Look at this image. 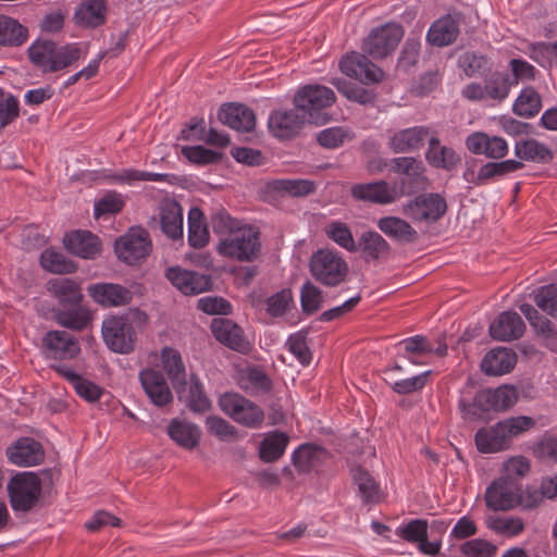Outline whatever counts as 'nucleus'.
I'll use <instances>...</instances> for the list:
<instances>
[{"label": "nucleus", "mask_w": 557, "mask_h": 557, "mask_svg": "<svg viewBox=\"0 0 557 557\" xmlns=\"http://www.w3.org/2000/svg\"><path fill=\"white\" fill-rule=\"evenodd\" d=\"M458 406L463 419L474 420L480 418L483 412L493 410L492 389L479 391L472 400L462 396Z\"/></svg>", "instance_id": "c03bdc74"}, {"label": "nucleus", "mask_w": 557, "mask_h": 557, "mask_svg": "<svg viewBox=\"0 0 557 557\" xmlns=\"http://www.w3.org/2000/svg\"><path fill=\"white\" fill-rule=\"evenodd\" d=\"M352 480L358 486L364 504H376L381 499V488L373 476L360 466L352 468Z\"/></svg>", "instance_id": "a18cd8bd"}, {"label": "nucleus", "mask_w": 557, "mask_h": 557, "mask_svg": "<svg viewBox=\"0 0 557 557\" xmlns=\"http://www.w3.org/2000/svg\"><path fill=\"white\" fill-rule=\"evenodd\" d=\"M28 37L25 26L16 20L0 14V47H17L23 45Z\"/></svg>", "instance_id": "49530a36"}, {"label": "nucleus", "mask_w": 557, "mask_h": 557, "mask_svg": "<svg viewBox=\"0 0 557 557\" xmlns=\"http://www.w3.org/2000/svg\"><path fill=\"white\" fill-rule=\"evenodd\" d=\"M430 132V128L426 126L398 129L388 136L387 146L394 153L417 151L429 140Z\"/></svg>", "instance_id": "6ab92c4d"}, {"label": "nucleus", "mask_w": 557, "mask_h": 557, "mask_svg": "<svg viewBox=\"0 0 557 557\" xmlns=\"http://www.w3.org/2000/svg\"><path fill=\"white\" fill-rule=\"evenodd\" d=\"M447 211V202L440 194L428 193L417 196L404 206V214L417 223H435Z\"/></svg>", "instance_id": "1a4fd4ad"}, {"label": "nucleus", "mask_w": 557, "mask_h": 557, "mask_svg": "<svg viewBox=\"0 0 557 557\" xmlns=\"http://www.w3.org/2000/svg\"><path fill=\"white\" fill-rule=\"evenodd\" d=\"M187 224L189 245L194 248L205 247L209 242V231L202 211L191 208L188 212Z\"/></svg>", "instance_id": "09e8293b"}, {"label": "nucleus", "mask_w": 557, "mask_h": 557, "mask_svg": "<svg viewBox=\"0 0 557 557\" xmlns=\"http://www.w3.org/2000/svg\"><path fill=\"white\" fill-rule=\"evenodd\" d=\"M524 163L513 159L502 160L497 162H487L479 169V180H485L486 184L504 178L510 173L520 171Z\"/></svg>", "instance_id": "de8ad7c7"}, {"label": "nucleus", "mask_w": 557, "mask_h": 557, "mask_svg": "<svg viewBox=\"0 0 557 557\" xmlns=\"http://www.w3.org/2000/svg\"><path fill=\"white\" fill-rule=\"evenodd\" d=\"M465 557H495L497 547L483 539H473L463 542L459 547Z\"/></svg>", "instance_id": "338daca9"}, {"label": "nucleus", "mask_w": 557, "mask_h": 557, "mask_svg": "<svg viewBox=\"0 0 557 557\" xmlns=\"http://www.w3.org/2000/svg\"><path fill=\"white\" fill-rule=\"evenodd\" d=\"M329 458L327 450L315 444L300 445L292 456L293 465L299 472L308 473L321 466Z\"/></svg>", "instance_id": "7c9ffc66"}, {"label": "nucleus", "mask_w": 557, "mask_h": 557, "mask_svg": "<svg viewBox=\"0 0 557 557\" xmlns=\"http://www.w3.org/2000/svg\"><path fill=\"white\" fill-rule=\"evenodd\" d=\"M9 461L18 467H33L39 465L45 453L41 444L32 437H21L7 448Z\"/></svg>", "instance_id": "412c9836"}, {"label": "nucleus", "mask_w": 557, "mask_h": 557, "mask_svg": "<svg viewBox=\"0 0 557 557\" xmlns=\"http://www.w3.org/2000/svg\"><path fill=\"white\" fill-rule=\"evenodd\" d=\"M219 120L228 127L243 133L255 129V112L242 103L223 104L218 112Z\"/></svg>", "instance_id": "b1692460"}, {"label": "nucleus", "mask_w": 557, "mask_h": 557, "mask_svg": "<svg viewBox=\"0 0 557 557\" xmlns=\"http://www.w3.org/2000/svg\"><path fill=\"white\" fill-rule=\"evenodd\" d=\"M458 65L468 77L482 75L492 70L491 60L486 55L475 51L462 53L458 59Z\"/></svg>", "instance_id": "6e6d98bb"}, {"label": "nucleus", "mask_w": 557, "mask_h": 557, "mask_svg": "<svg viewBox=\"0 0 557 557\" xmlns=\"http://www.w3.org/2000/svg\"><path fill=\"white\" fill-rule=\"evenodd\" d=\"M181 138L184 140H201L221 148L230 144L227 134L218 132L214 128H210L207 132L203 119L194 120L187 128L182 129Z\"/></svg>", "instance_id": "58836bf2"}, {"label": "nucleus", "mask_w": 557, "mask_h": 557, "mask_svg": "<svg viewBox=\"0 0 557 557\" xmlns=\"http://www.w3.org/2000/svg\"><path fill=\"white\" fill-rule=\"evenodd\" d=\"M211 332L218 342L232 350L240 354H248L251 350V344L244 334L243 329L230 319H213Z\"/></svg>", "instance_id": "2eb2a0df"}, {"label": "nucleus", "mask_w": 557, "mask_h": 557, "mask_svg": "<svg viewBox=\"0 0 557 557\" xmlns=\"http://www.w3.org/2000/svg\"><path fill=\"white\" fill-rule=\"evenodd\" d=\"M269 194L278 196L306 197L315 191V185L310 180H272L265 184Z\"/></svg>", "instance_id": "4c0bfd02"}, {"label": "nucleus", "mask_w": 557, "mask_h": 557, "mask_svg": "<svg viewBox=\"0 0 557 557\" xmlns=\"http://www.w3.org/2000/svg\"><path fill=\"white\" fill-rule=\"evenodd\" d=\"M531 465L528 458L523 456H516L508 459L503 466V474L500 479L511 481L512 483H521L530 471Z\"/></svg>", "instance_id": "0e129e2a"}, {"label": "nucleus", "mask_w": 557, "mask_h": 557, "mask_svg": "<svg viewBox=\"0 0 557 557\" xmlns=\"http://www.w3.org/2000/svg\"><path fill=\"white\" fill-rule=\"evenodd\" d=\"M288 442V436L282 432L269 434L260 444V458L265 462L276 461L285 453Z\"/></svg>", "instance_id": "603ef678"}, {"label": "nucleus", "mask_w": 557, "mask_h": 557, "mask_svg": "<svg viewBox=\"0 0 557 557\" xmlns=\"http://www.w3.org/2000/svg\"><path fill=\"white\" fill-rule=\"evenodd\" d=\"M534 421L530 417H511L493 426L480 429L474 436L478 450L484 454L508 448L511 440L530 430Z\"/></svg>", "instance_id": "f03ea898"}, {"label": "nucleus", "mask_w": 557, "mask_h": 557, "mask_svg": "<svg viewBox=\"0 0 557 557\" xmlns=\"http://www.w3.org/2000/svg\"><path fill=\"white\" fill-rule=\"evenodd\" d=\"M339 69L343 74L362 84L379 83L384 76L380 67L358 52L346 54L339 62Z\"/></svg>", "instance_id": "ddd939ff"}, {"label": "nucleus", "mask_w": 557, "mask_h": 557, "mask_svg": "<svg viewBox=\"0 0 557 557\" xmlns=\"http://www.w3.org/2000/svg\"><path fill=\"white\" fill-rule=\"evenodd\" d=\"M511 87L510 74L505 72H492L484 78L487 99L500 102L508 97Z\"/></svg>", "instance_id": "3c124183"}, {"label": "nucleus", "mask_w": 557, "mask_h": 557, "mask_svg": "<svg viewBox=\"0 0 557 557\" xmlns=\"http://www.w3.org/2000/svg\"><path fill=\"white\" fill-rule=\"evenodd\" d=\"M218 404L226 416L239 424L258 428L263 422V410L238 393H224L220 396Z\"/></svg>", "instance_id": "0eeeda50"}, {"label": "nucleus", "mask_w": 557, "mask_h": 557, "mask_svg": "<svg viewBox=\"0 0 557 557\" xmlns=\"http://www.w3.org/2000/svg\"><path fill=\"white\" fill-rule=\"evenodd\" d=\"M7 488L12 509L16 512H28L37 507L42 484L36 473L21 472L11 478Z\"/></svg>", "instance_id": "423d86ee"}, {"label": "nucleus", "mask_w": 557, "mask_h": 557, "mask_svg": "<svg viewBox=\"0 0 557 557\" xmlns=\"http://www.w3.org/2000/svg\"><path fill=\"white\" fill-rule=\"evenodd\" d=\"M47 290L58 300L60 307L82 302L83 294L79 284L69 277L52 278L47 282Z\"/></svg>", "instance_id": "72a5a7b5"}, {"label": "nucleus", "mask_w": 557, "mask_h": 557, "mask_svg": "<svg viewBox=\"0 0 557 557\" xmlns=\"http://www.w3.org/2000/svg\"><path fill=\"white\" fill-rule=\"evenodd\" d=\"M54 314L60 325L74 331L86 329L92 320L90 310L84 307L82 302L59 307Z\"/></svg>", "instance_id": "c9c22d12"}, {"label": "nucleus", "mask_w": 557, "mask_h": 557, "mask_svg": "<svg viewBox=\"0 0 557 557\" xmlns=\"http://www.w3.org/2000/svg\"><path fill=\"white\" fill-rule=\"evenodd\" d=\"M63 242L67 251L84 259H92L101 250L99 238L88 231H73Z\"/></svg>", "instance_id": "cd10ccee"}, {"label": "nucleus", "mask_w": 557, "mask_h": 557, "mask_svg": "<svg viewBox=\"0 0 557 557\" xmlns=\"http://www.w3.org/2000/svg\"><path fill=\"white\" fill-rule=\"evenodd\" d=\"M351 196L355 199L379 205H388L399 197L398 190L386 181L356 184L351 187Z\"/></svg>", "instance_id": "4be33fe9"}, {"label": "nucleus", "mask_w": 557, "mask_h": 557, "mask_svg": "<svg viewBox=\"0 0 557 557\" xmlns=\"http://www.w3.org/2000/svg\"><path fill=\"white\" fill-rule=\"evenodd\" d=\"M168 434L181 447L193 449L198 445L201 432L196 424L173 419L168 425Z\"/></svg>", "instance_id": "37998d69"}, {"label": "nucleus", "mask_w": 557, "mask_h": 557, "mask_svg": "<svg viewBox=\"0 0 557 557\" xmlns=\"http://www.w3.org/2000/svg\"><path fill=\"white\" fill-rule=\"evenodd\" d=\"M108 5L106 0H83L74 12V21L86 28H97L107 21Z\"/></svg>", "instance_id": "c85d7f7f"}, {"label": "nucleus", "mask_w": 557, "mask_h": 557, "mask_svg": "<svg viewBox=\"0 0 557 557\" xmlns=\"http://www.w3.org/2000/svg\"><path fill=\"white\" fill-rule=\"evenodd\" d=\"M308 123L307 115L298 108L290 110H275L269 116V131L280 139H290L298 135L305 124Z\"/></svg>", "instance_id": "4468645a"}, {"label": "nucleus", "mask_w": 557, "mask_h": 557, "mask_svg": "<svg viewBox=\"0 0 557 557\" xmlns=\"http://www.w3.org/2000/svg\"><path fill=\"white\" fill-rule=\"evenodd\" d=\"M238 385L251 396L270 394L273 388L271 377L259 367H250L242 371Z\"/></svg>", "instance_id": "473e14b6"}, {"label": "nucleus", "mask_w": 557, "mask_h": 557, "mask_svg": "<svg viewBox=\"0 0 557 557\" xmlns=\"http://www.w3.org/2000/svg\"><path fill=\"white\" fill-rule=\"evenodd\" d=\"M325 233L329 238L346 250L350 252L358 250V246L354 240L351 231L345 223L339 221L331 222L326 225Z\"/></svg>", "instance_id": "680f3d73"}, {"label": "nucleus", "mask_w": 557, "mask_h": 557, "mask_svg": "<svg viewBox=\"0 0 557 557\" xmlns=\"http://www.w3.org/2000/svg\"><path fill=\"white\" fill-rule=\"evenodd\" d=\"M404 36V28L397 23H386L371 30L363 40V51L373 59H383L389 55L398 46Z\"/></svg>", "instance_id": "6e6552de"}, {"label": "nucleus", "mask_w": 557, "mask_h": 557, "mask_svg": "<svg viewBox=\"0 0 557 557\" xmlns=\"http://www.w3.org/2000/svg\"><path fill=\"white\" fill-rule=\"evenodd\" d=\"M525 330L521 317L515 311H505L490 325V334L494 339L511 342L520 338Z\"/></svg>", "instance_id": "a878e982"}, {"label": "nucleus", "mask_w": 557, "mask_h": 557, "mask_svg": "<svg viewBox=\"0 0 557 557\" xmlns=\"http://www.w3.org/2000/svg\"><path fill=\"white\" fill-rule=\"evenodd\" d=\"M459 33V17L447 14L432 23L426 41L435 47L449 46L455 42Z\"/></svg>", "instance_id": "bb28decb"}, {"label": "nucleus", "mask_w": 557, "mask_h": 557, "mask_svg": "<svg viewBox=\"0 0 557 557\" xmlns=\"http://www.w3.org/2000/svg\"><path fill=\"white\" fill-rule=\"evenodd\" d=\"M147 320V314L138 309L104 319L101 331L106 345L119 354L133 351L137 339L136 329L141 327Z\"/></svg>", "instance_id": "f257e3e1"}, {"label": "nucleus", "mask_w": 557, "mask_h": 557, "mask_svg": "<svg viewBox=\"0 0 557 557\" xmlns=\"http://www.w3.org/2000/svg\"><path fill=\"white\" fill-rule=\"evenodd\" d=\"M300 305L302 312L307 315H311L322 308V290L309 280L300 288Z\"/></svg>", "instance_id": "052dcab7"}, {"label": "nucleus", "mask_w": 557, "mask_h": 557, "mask_svg": "<svg viewBox=\"0 0 557 557\" xmlns=\"http://www.w3.org/2000/svg\"><path fill=\"white\" fill-rule=\"evenodd\" d=\"M425 160L431 166L448 172L456 170L461 163L460 156L451 147L441 145L435 136L429 138Z\"/></svg>", "instance_id": "c756f323"}, {"label": "nucleus", "mask_w": 557, "mask_h": 557, "mask_svg": "<svg viewBox=\"0 0 557 557\" xmlns=\"http://www.w3.org/2000/svg\"><path fill=\"white\" fill-rule=\"evenodd\" d=\"M541 108L542 100L539 92L532 87H527L516 99L512 110L519 116L532 117L540 112Z\"/></svg>", "instance_id": "864d4df0"}, {"label": "nucleus", "mask_w": 557, "mask_h": 557, "mask_svg": "<svg viewBox=\"0 0 557 557\" xmlns=\"http://www.w3.org/2000/svg\"><path fill=\"white\" fill-rule=\"evenodd\" d=\"M42 343L46 356L54 360H71L81 351L78 341L66 331H49Z\"/></svg>", "instance_id": "f3484780"}, {"label": "nucleus", "mask_w": 557, "mask_h": 557, "mask_svg": "<svg viewBox=\"0 0 557 557\" xmlns=\"http://www.w3.org/2000/svg\"><path fill=\"white\" fill-rule=\"evenodd\" d=\"M391 171L400 175L398 194L409 195L423 187L426 182L425 166L413 157H396L391 160Z\"/></svg>", "instance_id": "9d476101"}, {"label": "nucleus", "mask_w": 557, "mask_h": 557, "mask_svg": "<svg viewBox=\"0 0 557 557\" xmlns=\"http://www.w3.org/2000/svg\"><path fill=\"white\" fill-rule=\"evenodd\" d=\"M55 42L51 40H38L28 48L29 60L44 72H50Z\"/></svg>", "instance_id": "4d7b16f0"}, {"label": "nucleus", "mask_w": 557, "mask_h": 557, "mask_svg": "<svg viewBox=\"0 0 557 557\" xmlns=\"http://www.w3.org/2000/svg\"><path fill=\"white\" fill-rule=\"evenodd\" d=\"M517 362L516 354L509 348L490 350L481 362L482 371L487 375H503L510 372Z\"/></svg>", "instance_id": "2f4dec72"}, {"label": "nucleus", "mask_w": 557, "mask_h": 557, "mask_svg": "<svg viewBox=\"0 0 557 557\" xmlns=\"http://www.w3.org/2000/svg\"><path fill=\"white\" fill-rule=\"evenodd\" d=\"M178 395L186 407L195 413H203L211 408V401L205 393L203 385L195 374L189 377L188 388L185 387V391Z\"/></svg>", "instance_id": "79ce46f5"}, {"label": "nucleus", "mask_w": 557, "mask_h": 557, "mask_svg": "<svg viewBox=\"0 0 557 557\" xmlns=\"http://www.w3.org/2000/svg\"><path fill=\"white\" fill-rule=\"evenodd\" d=\"M358 249L361 250L364 261H376L385 259L389 255V244L374 231L364 232L357 245Z\"/></svg>", "instance_id": "ea45409f"}, {"label": "nucleus", "mask_w": 557, "mask_h": 557, "mask_svg": "<svg viewBox=\"0 0 557 557\" xmlns=\"http://www.w3.org/2000/svg\"><path fill=\"white\" fill-rule=\"evenodd\" d=\"M152 228L160 227L169 238L175 240L183 237V209L175 200H164L160 203L158 216L150 223Z\"/></svg>", "instance_id": "dca6fc26"}, {"label": "nucleus", "mask_w": 557, "mask_h": 557, "mask_svg": "<svg viewBox=\"0 0 557 557\" xmlns=\"http://www.w3.org/2000/svg\"><path fill=\"white\" fill-rule=\"evenodd\" d=\"M521 483L497 479L486 488L485 504L494 511H507L520 505Z\"/></svg>", "instance_id": "f8f14e48"}, {"label": "nucleus", "mask_w": 557, "mask_h": 557, "mask_svg": "<svg viewBox=\"0 0 557 557\" xmlns=\"http://www.w3.org/2000/svg\"><path fill=\"white\" fill-rule=\"evenodd\" d=\"M377 227L388 237L400 243H413L418 238L417 231L398 216H384L377 221Z\"/></svg>", "instance_id": "a19ab883"}, {"label": "nucleus", "mask_w": 557, "mask_h": 557, "mask_svg": "<svg viewBox=\"0 0 557 557\" xmlns=\"http://www.w3.org/2000/svg\"><path fill=\"white\" fill-rule=\"evenodd\" d=\"M332 84L348 100L360 104L372 103L374 101V94L362 86L347 82L343 78H334L332 79Z\"/></svg>", "instance_id": "bf43d9fd"}, {"label": "nucleus", "mask_w": 557, "mask_h": 557, "mask_svg": "<svg viewBox=\"0 0 557 557\" xmlns=\"http://www.w3.org/2000/svg\"><path fill=\"white\" fill-rule=\"evenodd\" d=\"M467 149L473 154H484L492 160H502L508 154L507 141L499 136H490L483 132L470 134L466 139Z\"/></svg>", "instance_id": "aec40b11"}, {"label": "nucleus", "mask_w": 557, "mask_h": 557, "mask_svg": "<svg viewBox=\"0 0 557 557\" xmlns=\"http://www.w3.org/2000/svg\"><path fill=\"white\" fill-rule=\"evenodd\" d=\"M161 362L173 388L177 394H181L187 385L185 366L181 354L174 348L165 347L161 351Z\"/></svg>", "instance_id": "f704fd0d"}, {"label": "nucleus", "mask_w": 557, "mask_h": 557, "mask_svg": "<svg viewBox=\"0 0 557 557\" xmlns=\"http://www.w3.org/2000/svg\"><path fill=\"white\" fill-rule=\"evenodd\" d=\"M534 301L544 312L557 319V285L542 286L536 293Z\"/></svg>", "instance_id": "774afa93"}, {"label": "nucleus", "mask_w": 557, "mask_h": 557, "mask_svg": "<svg viewBox=\"0 0 557 557\" xmlns=\"http://www.w3.org/2000/svg\"><path fill=\"white\" fill-rule=\"evenodd\" d=\"M115 252L119 259L127 264H135L146 259L151 251V240L147 231L131 228L115 242Z\"/></svg>", "instance_id": "9b49d317"}, {"label": "nucleus", "mask_w": 557, "mask_h": 557, "mask_svg": "<svg viewBox=\"0 0 557 557\" xmlns=\"http://www.w3.org/2000/svg\"><path fill=\"white\" fill-rule=\"evenodd\" d=\"M139 381L153 405L163 407L172 401L171 389L160 371L151 368L144 369L139 372Z\"/></svg>", "instance_id": "5701e85b"}, {"label": "nucleus", "mask_w": 557, "mask_h": 557, "mask_svg": "<svg viewBox=\"0 0 557 557\" xmlns=\"http://www.w3.org/2000/svg\"><path fill=\"white\" fill-rule=\"evenodd\" d=\"M40 264L45 270L57 274H70L76 271V264L54 249H46L41 253Z\"/></svg>", "instance_id": "5fc2aeb1"}, {"label": "nucleus", "mask_w": 557, "mask_h": 557, "mask_svg": "<svg viewBox=\"0 0 557 557\" xmlns=\"http://www.w3.org/2000/svg\"><path fill=\"white\" fill-rule=\"evenodd\" d=\"M89 296L103 307H119L131 302L133 295L126 287L113 283H97L88 286Z\"/></svg>", "instance_id": "393cba45"}, {"label": "nucleus", "mask_w": 557, "mask_h": 557, "mask_svg": "<svg viewBox=\"0 0 557 557\" xmlns=\"http://www.w3.org/2000/svg\"><path fill=\"white\" fill-rule=\"evenodd\" d=\"M210 224L213 232L223 237L228 236L244 224L242 221L231 216V214L222 207L215 208L210 214Z\"/></svg>", "instance_id": "13d9d810"}, {"label": "nucleus", "mask_w": 557, "mask_h": 557, "mask_svg": "<svg viewBox=\"0 0 557 557\" xmlns=\"http://www.w3.org/2000/svg\"><path fill=\"white\" fill-rule=\"evenodd\" d=\"M216 249L223 257L239 262H251L258 258L261 250L260 232L256 226L245 224L236 232L222 237Z\"/></svg>", "instance_id": "20e7f679"}, {"label": "nucleus", "mask_w": 557, "mask_h": 557, "mask_svg": "<svg viewBox=\"0 0 557 557\" xmlns=\"http://www.w3.org/2000/svg\"><path fill=\"white\" fill-rule=\"evenodd\" d=\"M165 276L185 295H197L209 290L212 286V281L209 275L188 271L180 267L169 268L165 272Z\"/></svg>", "instance_id": "a211bd4d"}, {"label": "nucleus", "mask_w": 557, "mask_h": 557, "mask_svg": "<svg viewBox=\"0 0 557 557\" xmlns=\"http://www.w3.org/2000/svg\"><path fill=\"white\" fill-rule=\"evenodd\" d=\"M312 277L326 287H336L346 281L349 272L348 263L332 249H319L315 251L309 263Z\"/></svg>", "instance_id": "39448f33"}, {"label": "nucleus", "mask_w": 557, "mask_h": 557, "mask_svg": "<svg viewBox=\"0 0 557 557\" xmlns=\"http://www.w3.org/2000/svg\"><path fill=\"white\" fill-rule=\"evenodd\" d=\"M352 133L344 127H329L317 134L318 144L326 149H336L344 145L345 141L351 140Z\"/></svg>", "instance_id": "e2e57ef3"}, {"label": "nucleus", "mask_w": 557, "mask_h": 557, "mask_svg": "<svg viewBox=\"0 0 557 557\" xmlns=\"http://www.w3.org/2000/svg\"><path fill=\"white\" fill-rule=\"evenodd\" d=\"M517 161L535 163H548L553 160V151L543 143L534 138L519 139L515 144Z\"/></svg>", "instance_id": "e433bc0d"}, {"label": "nucleus", "mask_w": 557, "mask_h": 557, "mask_svg": "<svg viewBox=\"0 0 557 557\" xmlns=\"http://www.w3.org/2000/svg\"><path fill=\"white\" fill-rule=\"evenodd\" d=\"M288 350L302 364L309 366L312 360V352L307 343V332L292 334L286 343Z\"/></svg>", "instance_id": "69168bd1"}, {"label": "nucleus", "mask_w": 557, "mask_h": 557, "mask_svg": "<svg viewBox=\"0 0 557 557\" xmlns=\"http://www.w3.org/2000/svg\"><path fill=\"white\" fill-rule=\"evenodd\" d=\"M335 92L326 86L310 84L297 90L294 96V106L307 115L308 123L322 125L329 121L325 109L335 102Z\"/></svg>", "instance_id": "7ed1b4c3"}, {"label": "nucleus", "mask_w": 557, "mask_h": 557, "mask_svg": "<svg viewBox=\"0 0 557 557\" xmlns=\"http://www.w3.org/2000/svg\"><path fill=\"white\" fill-rule=\"evenodd\" d=\"M398 346L404 349L401 356L413 364H423L421 357L433 352V344L422 335L405 338L398 343Z\"/></svg>", "instance_id": "8fccbe9b"}]
</instances>
